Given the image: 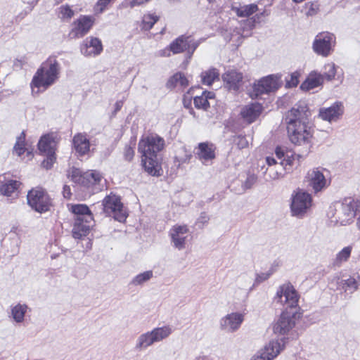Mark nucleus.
Wrapping results in <instances>:
<instances>
[{
  "label": "nucleus",
  "mask_w": 360,
  "mask_h": 360,
  "mask_svg": "<svg viewBox=\"0 0 360 360\" xmlns=\"http://www.w3.org/2000/svg\"><path fill=\"white\" fill-rule=\"evenodd\" d=\"M311 112L304 101L294 108V155L298 161L304 160L311 148L312 129L309 117Z\"/></svg>",
  "instance_id": "obj_1"
},
{
  "label": "nucleus",
  "mask_w": 360,
  "mask_h": 360,
  "mask_svg": "<svg viewBox=\"0 0 360 360\" xmlns=\"http://www.w3.org/2000/svg\"><path fill=\"white\" fill-rule=\"evenodd\" d=\"M236 141L239 148H244L248 146V140L243 136H238L236 138Z\"/></svg>",
  "instance_id": "obj_49"
},
{
  "label": "nucleus",
  "mask_w": 360,
  "mask_h": 360,
  "mask_svg": "<svg viewBox=\"0 0 360 360\" xmlns=\"http://www.w3.org/2000/svg\"><path fill=\"white\" fill-rule=\"evenodd\" d=\"M165 146V141L157 134H149L143 137L139 143V151L143 156L157 155Z\"/></svg>",
  "instance_id": "obj_8"
},
{
  "label": "nucleus",
  "mask_w": 360,
  "mask_h": 360,
  "mask_svg": "<svg viewBox=\"0 0 360 360\" xmlns=\"http://www.w3.org/2000/svg\"><path fill=\"white\" fill-rule=\"evenodd\" d=\"M27 310L26 304H18L11 308V316L18 323H22Z\"/></svg>",
  "instance_id": "obj_33"
},
{
  "label": "nucleus",
  "mask_w": 360,
  "mask_h": 360,
  "mask_svg": "<svg viewBox=\"0 0 360 360\" xmlns=\"http://www.w3.org/2000/svg\"><path fill=\"white\" fill-rule=\"evenodd\" d=\"M285 162H285V164H284V162H281V164L282 165H285V167H286L287 165L290 166V162H291L290 160L288 159V160H285Z\"/></svg>",
  "instance_id": "obj_60"
},
{
  "label": "nucleus",
  "mask_w": 360,
  "mask_h": 360,
  "mask_svg": "<svg viewBox=\"0 0 360 360\" xmlns=\"http://www.w3.org/2000/svg\"><path fill=\"white\" fill-rule=\"evenodd\" d=\"M285 122L287 124V130L288 133V136L290 139H291V134H290V126L292 124V118L290 117H287L285 118Z\"/></svg>",
  "instance_id": "obj_55"
},
{
  "label": "nucleus",
  "mask_w": 360,
  "mask_h": 360,
  "mask_svg": "<svg viewBox=\"0 0 360 360\" xmlns=\"http://www.w3.org/2000/svg\"><path fill=\"white\" fill-rule=\"evenodd\" d=\"M124 155L125 160L127 161L131 160L134 155V149L131 147L127 146L124 148Z\"/></svg>",
  "instance_id": "obj_48"
},
{
  "label": "nucleus",
  "mask_w": 360,
  "mask_h": 360,
  "mask_svg": "<svg viewBox=\"0 0 360 360\" xmlns=\"http://www.w3.org/2000/svg\"><path fill=\"white\" fill-rule=\"evenodd\" d=\"M250 360H269V357H267L260 349L255 354Z\"/></svg>",
  "instance_id": "obj_50"
},
{
  "label": "nucleus",
  "mask_w": 360,
  "mask_h": 360,
  "mask_svg": "<svg viewBox=\"0 0 360 360\" xmlns=\"http://www.w3.org/2000/svg\"><path fill=\"white\" fill-rule=\"evenodd\" d=\"M80 49L81 53L85 56H95L101 53L103 45L98 38L89 37L83 41Z\"/></svg>",
  "instance_id": "obj_20"
},
{
  "label": "nucleus",
  "mask_w": 360,
  "mask_h": 360,
  "mask_svg": "<svg viewBox=\"0 0 360 360\" xmlns=\"http://www.w3.org/2000/svg\"><path fill=\"white\" fill-rule=\"evenodd\" d=\"M358 207V200L350 197L345 198L334 203L330 207L328 216L331 222L346 226L353 221Z\"/></svg>",
  "instance_id": "obj_3"
},
{
  "label": "nucleus",
  "mask_w": 360,
  "mask_h": 360,
  "mask_svg": "<svg viewBox=\"0 0 360 360\" xmlns=\"http://www.w3.org/2000/svg\"><path fill=\"white\" fill-rule=\"evenodd\" d=\"M255 22H256V20L253 18L247 19L244 21H241V22H243V24H241V26H243L242 28L243 30H245V29L251 30L254 27Z\"/></svg>",
  "instance_id": "obj_46"
},
{
  "label": "nucleus",
  "mask_w": 360,
  "mask_h": 360,
  "mask_svg": "<svg viewBox=\"0 0 360 360\" xmlns=\"http://www.w3.org/2000/svg\"><path fill=\"white\" fill-rule=\"evenodd\" d=\"M293 299H294V304H295L298 300L297 293L295 292V290H294V297H293ZM295 309H296V306L294 304V320L296 319H299L300 317V315H301V314L297 312V311H295Z\"/></svg>",
  "instance_id": "obj_54"
},
{
  "label": "nucleus",
  "mask_w": 360,
  "mask_h": 360,
  "mask_svg": "<svg viewBox=\"0 0 360 360\" xmlns=\"http://www.w3.org/2000/svg\"><path fill=\"white\" fill-rule=\"evenodd\" d=\"M313 205L312 196L308 192L298 190L294 195V217L303 219L311 212Z\"/></svg>",
  "instance_id": "obj_7"
},
{
  "label": "nucleus",
  "mask_w": 360,
  "mask_h": 360,
  "mask_svg": "<svg viewBox=\"0 0 360 360\" xmlns=\"http://www.w3.org/2000/svg\"><path fill=\"white\" fill-rule=\"evenodd\" d=\"M73 146L80 155L86 154L90 150L89 141L84 134L79 133L73 137Z\"/></svg>",
  "instance_id": "obj_29"
},
{
  "label": "nucleus",
  "mask_w": 360,
  "mask_h": 360,
  "mask_svg": "<svg viewBox=\"0 0 360 360\" xmlns=\"http://www.w3.org/2000/svg\"><path fill=\"white\" fill-rule=\"evenodd\" d=\"M305 178L315 193L322 191L328 185L327 179L323 174V169L319 167L309 169Z\"/></svg>",
  "instance_id": "obj_14"
},
{
  "label": "nucleus",
  "mask_w": 360,
  "mask_h": 360,
  "mask_svg": "<svg viewBox=\"0 0 360 360\" xmlns=\"http://www.w3.org/2000/svg\"><path fill=\"white\" fill-rule=\"evenodd\" d=\"M244 319L243 315L240 313H231L220 320V327L222 330L233 333L240 326Z\"/></svg>",
  "instance_id": "obj_19"
},
{
  "label": "nucleus",
  "mask_w": 360,
  "mask_h": 360,
  "mask_svg": "<svg viewBox=\"0 0 360 360\" xmlns=\"http://www.w3.org/2000/svg\"><path fill=\"white\" fill-rule=\"evenodd\" d=\"M69 176L75 184L89 186L90 185H102L103 177L96 170L82 172L79 169L72 167L69 172Z\"/></svg>",
  "instance_id": "obj_6"
},
{
  "label": "nucleus",
  "mask_w": 360,
  "mask_h": 360,
  "mask_svg": "<svg viewBox=\"0 0 360 360\" xmlns=\"http://www.w3.org/2000/svg\"><path fill=\"white\" fill-rule=\"evenodd\" d=\"M215 146L210 143H200L198 147L197 155L199 160L205 165L215 158Z\"/></svg>",
  "instance_id": "obj_23"
},
{
  "label": "nucleus",
  "mask_w": 360,
  "mask_h": 360,
  "mask_svg": "<svg viewBox=\"0 0 360 360\" xmlns=\"http://www.w3.org/2000/svg\"><path fill=\"white\" fill-rule=\"evenodd\" d=\"M26 149L25 148V135L22 133L20 136H19L16 141V143L13 148V152L18 155L21 156L25 152Z\"/></svg>",
  "instance_id": "obj_41"
},
{
  "label": "nucleus",
  "mask_w": 360,
  "mask_h": 360,
  "mask_svg": "<svg viewBox=\"0 0 360 360\" xmlns=\"http://www.w3.org/2000/svg\"><path fill=\"white\" fill-rule=\"evenodd\" d=\"M56 146L54 139L49 135L42 136L38 143L39 151L46 156V159L41 163L46 169L51 168L56 161Z\"/></svg>",
  "instance_id": "obj_12"
},
{
  "label": "nucleus",
  "mask_w": 360,
  "mask_h": 360,
  "mask_svg": "<svg viewBox=\"0 0 360 360\" xmlns=\"http://www.w3.org/2000/svg\"><path fill=\"white\" fill-rule=\"evenodd\" d=\"M275 271L274 267H271L268 271L257 274L255 278V283H260L267 280Z\"/></svg>",
  "instance_id": "obj_44"
},
{
  "label": "nucleus",
  "mask_w": 360,
  "mask_h": 360,
  "mask_svg": "<svg viewBox=\"0 0 360 360\" xmlns=\"http://www.w3.org/2000/svg\"><path fill=\"white\" fill-rule=\"evenodd\" d=\"M286 154L288 158H290V156L288 155V151L285 147H277L276 149V155L278 159H281Z\"/></svg>",
  "instance_id": "obj_47"
},
{
  "label": "nucleus",
  "mask_w": 360,
  "mask_h": 360,
  "mask_svg": "<svg viewBox=\"0 0 360 360\" xmlns=\"http://www.w3.org/2000/svg\"><path fill=\"white\" fill-rule=\"evenodd\" d=\"M172 333V326L169 325L154 328L150 331L142 333L139 336L135 347L139 351L146 349L154 343L162 342L168 338Z\"/></svg>",
  "instance_id": "obj_4"
},
{
  "label": "nucleus",
  "mask_w": 360,
  "mask_h": 360,
  "mask_svg": "<svg viewBox=\"0 0 360 360\" xmlns=\"http://www.w3.org/2000/svg\"><path fill=\"white\" fill-rule=\"evenodd\" d=\"M297 83H298V80L296 78V77L294 75V83H293L294 87L297 86Z\"/></svg>",
  "instance_id": "obj_62"
},
{
  "label": "nucleus",
  "mask_w": 360,
  "mask_h": 360,
  "mask_svg": "<svg viewBox=\"0 0 360 360\" xmlns=\"http://www.w3.org/2000/svg\"><path fill=\"white\" fill-rule=\"evenodd\" d=\"M279 87L278 77L274 75H269L259 79L252 86V91L250 96L252 98H256L264 94H269L275 91Z\"/></svg>",
  "instance_id": "obj_11"
},
{
  "label": "nucleus",
  "mask_w": 360,
  "mask_h": 360,
  "mask_svg": "<svg viewBox=\"0 0 360 360\" xmlns=\"http://www.w3.org/2000/svg\"><path fill=\"white\" fill-rule=\"evenodd\" d=\"M72 211L75 214V219H84L86 222L93 220V216L86 205H75L72 206Z\"/></svg>",
  "instance_id": "obj_31"
},
{
  "label": "nucleus",
  "mask_w": 360,
  "mask_h": 360,
  "mask_svg": "<svg viewBox=\"0 0 360 360\" xmlns=\"http://www.w3.org/2000/svg\"><path fill=\"white\" fill-rule=\"evenodd\" d=\"M27 155H31V153L30 151H27Z\"/></svg>",
  "instance_id": "obj_64"
},
{
  "label": "nucleus",
  "mask_w": 360,
  "mask_h": 360,
  "mask_svg": "<svg viewBox=\"0 0 360 360\" xmlns=\"http://www.w3.org/2000/svg\"><path fill=\"white\" fill-rule=\"evenodd\" d=\"M336 75V66L333 63H329L328 65L323 68V72L322 75H323V80L326 79L327 81L333 80Z\"/></svg>",
  "instance_id": "obj_40"
},
{
  "label": "nucleus",
  "mask_w": 360,
  "mask_h": 360,
  "mask_svg": "<svg viewBox=\"0 0 360 360\" xmlns=\"http://www.w3.org/2000/svg\"><path fill=\"white\" fill-rule=\"evenodd\" d=\"M292 311L285 309L283 311L277 322L274 326V332L276 334L287 335L292 328Z\"/></svg>",
  "instance_id": "obj_18"
},
{
  "label": "nucleus",
  "mask_w": 360,
  "mask_h": 360,
  "mask_svg": "<svg viewBox=\"0 0 360 360\" xmlns=\"http://www.w3.org/2000/svg\"><path fill=\"white\" fill-rule=\"evenodd\" d=\"M214 101V94L211 91H203L201 96L194 97V105L196 108L207 110Z\"/></svg>",
  "instance_id": "obj_30"
},
{
  "label": "nucleus",
  "mask_w": 360,
  "mask_h": 360,
  "mask_svg": "<svg viewBox=\"0 0 360 360\" xmlns=\"http://www.w3.org/2000/svg\"><path fill=\"white\" fill-rule=\"evenodd\" d=\"M153 271H146L134 276L131 281V284L135 286L142 285L145 283L149 281L153 278Z\"/></svg>",
  "instance_id": "obj_37"
},
{
  "label": "nucleus",
  "mask_w": 360,
  "mask_h": 360,
  "mask_svg": "<svg viewBox=\"0 0 360 360\" xmlns=\"http://www.w3.org/2000/svg\"><path fill=\"white\" fill-rule=\"evenodd\" d=\"M344 113V105L340 101L335 102L328 108H321L319 117L330 123L338 122Z\"/></svg>",
  "instance_id": "obj_16"
},
{
  "label": "nucleus",
  "mask_w": 360,
  "mask_h": 360,
  "mask_svg": "<svg viewBox=\"0 0 360 360\" xmlns=\"http://www.w3.org/2000/svg\"><path fill=\"white\" fill-rule=\"evenodd\" d=\"M226 86L229 90L238 91L243 84V75L236 70L226 72L222 76Z\"/></svg>",
  "instance_id": "obj_24"
},
{
  "label": "nucleus",
  "mask_w": 360,
  "mask_h": 360,
  "mask_svg": "<svg viewBox=\"0 0 360 360\" xmlns=\"http://www.w3.org/2000/svg\"><path fill=\"white\" fill-rule=\"evenodd\" d=\"M356 226L360 230V216L357 218Z\"/></svg>",
  "instance_id": "obj_61"
},
{
  "label": "nucleus",
  "mask_w": 360,
  "mask_h": 360,
  "mask_svg": "<svg viewBox=\"0 0 360 360\" xmlns=\"http://www.w3.org/2000/svg\"><path fill=\"white\" fill-rule=\"evenodd\" d=\"M74 15V11L68 5H62L58 8V18L63 21L70 20Z\"/></svg>",
  "instance_id": "obj_38"
},
{
  "label": "nucleus",
  "mask_w": 360,
  "mask_h": 360,
  "mask_svg": "<svg viewBox=\"0 0 360 360\" xmlns=\"http://www.w3.org/2000/svg\"><path fill=\"white\" fill-rule=\"evenodd\" d=\"M352 252V247L347 246L344 248L336 257V259L339 262H345L348 259Z\"/></svg>",
  "instance_id": "obj_42"
},
{
  "label": "nucleus",
  "mask_w": 360,
  "mask_h": 360,
  "mask_svg": "<svg viewBox=\"0 0 360 360\" xmlns=\"http://www.w3.org/2000/svg\"><path fill=\"white\" fill-rule=\"evenodd\" d=\"M60 66L55 57H49L33 76L30 83L32 94L38 96L53 85L59 78Z\"/></svg>",
  "instance_id": "obj_2"
},
{
  "label": "nucleus",
  "mask_w": 360,
  "mask_h": 360,
  "mask_svg": "<svg viewBox=\"0 0 360 360\" xmlns=\"http://www.w3.org/2000/svg\"><path fill=\"white\" fill-rule=\"evenodd\" d=\"M257 181V176L255 174H248L243 186L245 188H250Z\"/></svg>",
  "instance_id": "obj_45"
},
{
  "label": "nucleus",
  "mask_w": 360,
  "mask_h": 360,
  "mask_svg": "<svg viewBox=\"0 0 360 360\" xmlns=\"http://www.w3.org/2000/svg\"><path fill=\"white\" fill-rule=\"evenodd\" d=\"M27 198L29 205L35 211L41 213L49 210L50 198L43 189H32L28 193Z\"/></svg>",
  "instance_id": "obj_10"
},
{
  "label": "nucleus",
  "mask_w": 360,
  "mask_h": 360,
  "mask_svg": "<svg viewBox=\"0 0 360 360\" xmlns=\"http://www.w3.org/2000/svg\"><path fill=\"white\" fill-rule=\"evenodd\" d=\"M20 186V183L16 180H10L0 187L1 194L6 196H11Z\"/></svg>",
  "instance_id": "obj_34"
},
{
  "label": "nucleus",
  "mask_w": 360,
  "mask_h": 360,
  "mask_svg": "<svg viewBox=\"0 0 360 360\" xmlns=\"http://www.w3.org/2000/svg\"><path fill=\"white\" fill-rule=\"evenodd\" d=\"M167 85L169 88L179 87L184 89L188 85V80L183 73L178 72L169 79Z\"/></svg>",
  "instance_id": "obj_32"
},
{
  "label": "nucleus",
  "mask_w": 360,
  "mask_h": 360,
  "mask_svg": "<svg viewBox=\"0 0 360 360\" xmlns=\"http://www.w3.org/2000/svg\"><path fill=\"white\" fill-rule=\"evenodd\" d=\"M63 193V196L65 198H70L71 197L70 188L68 186H64Z\"/></svg>",
  "instance_id": "obj_56"
},
{
  "label": "nucleus",
  "mask_w": 360,
  "mask_h": 360,
  "mask_svg": "<svg viewBox=\"0 0 360 360\" xmlns=\"http://www.w3.org/2000/svg\"><path fill=\"white\" fill-rule=\"evenodd\" d=\"M195 88H191L190 89L188 92L184 94V105L186 106V102L188 101V104H190L191 103V99L193 98V91L195 90Z\"/></svg>",
  "instance_id": "obj_52"
},
{
  "label": "nucleus",
  "mask_w": 360,
  "mask_h": 360,
  "mask_svg": "<svg viewBox=\"0 0 360 360\" xmlns=\"http://www.w3.org/2000/svg\"><path fill=\"white\" fill-rule=\"evenodd\" d=\"M345 285L349 288H353L354 290H356L358 288V283L356 279L352 277L345 281Z\"/></svg>",
  "instance_id": "obj_51"
},
{
  "label": "nucleus",
  "mask_w": 360,
  "mask_h": 360,
  "mask_svg": "<svg viewBox=\"0 0 360 360\" xmlns=\"http://www.w3.org/2000/svg\"><path fill=\"white\" fill-rule=\"evenodd\" d=\"M284 345L285 342L283 339L280 340H273L269 342V344L261 350L267 357H269V360H272L283 350Z\"/></svg>",
  "instance_id": "obj_28"
},
{
  "label": "nucleus",
  "mask_w": 360,
  "mask_h": 360,
  "mask_svg": "<svg viewBox=\"0 0 360 360\" xmlns=\"http://www.w3.org/2000/svg\"><path fill=\"white\" fill-rule=\"evenodd\" d=\"M266 163L270 166L276 163V160L271 157H267L266 158Z\"/></svg>",
  "instance_id": "obj_58"
},
{
  "label": "nucleus",
  "mask_w": 360,
  "mask_h": 360,
  "mask_svg": "<svg viewBox=\"0 0 360 360\" xmlns=\"http://www.w3.org/2000/svg\"><path fill=\"white\" fill-rule=\"evenodd\" d=\"M219 72L215 68L210 69L202 73V82L204 84L211 85L216 79H219Z\"/></svg>",
  "instance_id": "obj_36"
},
{
  "label": "nucleus",
  "mask_w": 360,
  "mask_h": 360,
  "mask_svg": "<svg viewBox=\"0 0 360 360\" xmlns=\"http://www.w3.org/2000/svg\"><path fill=\"white\" fill-rule=\"evenodd\" d=\"M75 220L72 236L76 239H80L89 233L90 229L94 226V219L89 222H86L84 219Z\"/></svg>",
  "instance_id": "obj_27"
},
{
  "label": "nucleus",
  "mask_w": 360,
  "mask_h": 360,
  "mask_svg": "<svg viewBox=\"0 0 360 360\" xmlns=\"http://www.w3.org/2000/svg\"><path fill=\"white\" fill-rule=\"evenodd\" d=\"M232 10L238 17H249L257 11V6L252 4L240 7H233Z\"/></svg>",
  "instance_id": "obj_35"
},
{
  "label": "nucleus",
  "mask_w": 360,
  "mask_h": 360,
  "mask_svg": "<svg viewBox=\"0 0 360 360\" xmlns=\"http://www.w3.org/2000/svg\"><path fill=\"white\" fill-rule=\"evenodd\" d=\"M309 6H310V9L308 11H307V13H306L307 15H311L316 13V9H314L313 8L314 4H311Z\"/></svg>",
  "instance_id": "obj_59"
},
{
  "label": "nucleus",
  "mask_w": 360,
  "mask_h": 360,
  "mask_svg": "<svg viewBox=\"0 0 360 360\" xmlns=\"http://www.w3.org/2000/svg\"><path fill=\"white\" fill-rule=\"evenodd\" d=\"M159 20V16L148 13L143 15L142 19V29L145 30H150L155 23Z\"/></svg>",
  "instance_id": "obj_39"
},
{
  "label": "nucleus",
  "mask_w": 360,
  "mask_h": 360,
  "mask_svg": "<svg viewBox=\"0 0 360 360\" xmlns=\"http://www.w3.org/2000/svg\"><path fill=\"white\" fill-rule=\"evenodd\" d=\"M262 110V105L259 103H255L244 106L240 111V115L246 122L252 123L259 116Z\"/></svg>",
  "instance_id": "obj_25"
},
{
  "label": "nucleus",
  "mask_w": 360,
  "mask_h": 360,
  "mask_svg": "<svg viewBox=\"0 0 360 360\" xmlns=\"http://www.w3.org/2000/svg\"><path fill=\"white\" fill-rule=\"evenodd\" d=\"M290 208L291 211H292V198L291 199V202L290 204Z\"/></svg>",
  "instance_id": "obj_63"
},
{
  "label": "nucleus",
  "mask_w": 360,
  "mask_h": 360,
  "mask_svg": "<svg viewBox=\"0 0 360 360\" xmlns=\"http://www.w3.org/2000/svg\"><path fill=\"white\" fill-rule=\"evenodd\" d=\"M335 45V36L328 32H322L316 35L312 43V49L318 56L326 58L333 53Z\"/></svg>",
  "instance_id": "obj_5"
},
{
  "label": "nucleus",
  "mask_w": 360,
  "mask_h": 360,
  "mask_svg": "<svg viewBox=\"0 0 360 360\" xmlns=\"http://www.w3.org/2000/svg\"><path fill=\"white\" fill-rule=\"evenodd\" d=\"M209 220L208 216L205 213H201L200 216L198 219V224H202V225H205L207 223Z\"/></svg>",
  "instance_id": "obj_53"
},
{
  "label": "nucleus",
  "mask_w": 360,
  "mask_h": 360,
  "mask_svg": "<svg viewBox=\"0 0 360 360\" xmlns=\"http://www.w3.org/2000/svg\"><path fill=\"white\" fill-rule=\"evenodd\" d=\"M113 0H98L94 6V12L96 14L102 13Z\"/></svg>",
  "instance_id": "obj_43"
},
{
  "label": "nucleus",
  "mask_w": 360,
  "mask_h": 360,
  "mask_svg": "<svg viewBox=\"0 0 360 360\" xmlns=\"http://www.w3.org/2000/svg\"><path fill=\"white\" fill-rule=\"evenodd\" d=\"M189 236L190 230L187 225L176 224L169 231L172 243L179 250L186 248Z\"/></svg>",
  "instance_id": "obj_13"
},
{
  "label": "nucleus",
  "mask_w": 360,
  "mask_h": 360,
  "mask_svg": "<svg viewBox=\"0 0 360 360\" xmlns=\"http://www.w3.org/2000/svg\"><path fill=\"white\" fill-rule=\"evenodd\" d=\"M142 165L149 174L152 176H160L161 167L157 160V155H149L147 157L142 155Z\"/></svg>",
  "instance_id": "obj_26"
},
{
  "label": "nucleus",
  "mask_w": 360,
  "mask_h": 360,
  "mask_svg": "<svg viewBox=\"0 0 360 360\" xmlns=\"http://www.w3.org/2000/svg\"><path fill=\"white\" fill-rule=\"evenodd\" d=\"M95 19L92 16L82 15L72 24L70 35L72 38H81L86 34L94 24Z\"/></svg>",
  "instance_id": "obj_15"
},
{
  "label": "nucleus",
  "mask_w": 360,
  "mask_h": 360,
  "mask_svg": "<svg viewBox=\"0 0 360 360\" xmlns=\"http://www.w3.org/2000/svg\"><path fill=\"white\" fill-rule=\"evenodd\" d=\"M198 44L194 41L191 37L181 36L176 39L169 45V49L174 54H177L187 51L190 53L189 58L196 49Z\"/></svg>",
  "instance_id": "obj_17"
},
{
  "label": "nucleus",
  "mask_w": 360,
  "mask_h": 360,
  "mask_svg": "<svg viewBox=\"0 0 360 360\" xmlns=\"http://www.w3.org/2000/svg\"><path fill=\"white\" fill-rule=\"evenodd\" d=\"M103 210L108 214H113L115 220L123 222L125 221L127 214L120 201L119 196L110 194L103 200Z\"/></svg>",
  "instance_id": "obj_9"
},
{
  "label": "nucleus",
  "mask_w": 360,
  "mask_h": 360,
  "mask_svg": "<svg viewBox=\"0 0 360 360\" xmlns=\"http://www.w3.org/2000/svg\"><path fill=\"white\" fill-rule=\"evenodd\" d=\"M170 52H171V51H170L169 48L160 51L159 52V56H162V57H169V56H170Z\"/></svg>",
  "instance_id": "obj_57"
},
{
  "label": "nucleus",
  "mask_w": 360,
  "mask_h": 360,
  "mask_svg": "<svg viewBox=\"0 0 360 360\" xmlns=\"http://www.w3.org/2000/svg\"><path fill=\"white\" fill-rule=\"evenodd\" d=\"M323 75L318 71H311L306 77L305 80L300 86L302 91H309L310 90L319 88L323 86Z\"/></svg>",
  "instance_id": "obj_22"
},
{
  "label": "nucleus",
  "mask_w": 360,
  "mask_h": 360,
  "mask_svg": "<svg viewBox=\"0 0 360 360\" xmlns=\"http://www.w3.org/2000/svg\"><path fill=\"white\" fill-rule=\"evenodd\" d=\"M276 300L282 305H286V309H292V285L285 283L281 285L277 290Z\"/></svg>",
  "instance_id": "obj_21"
}]
</instances>
